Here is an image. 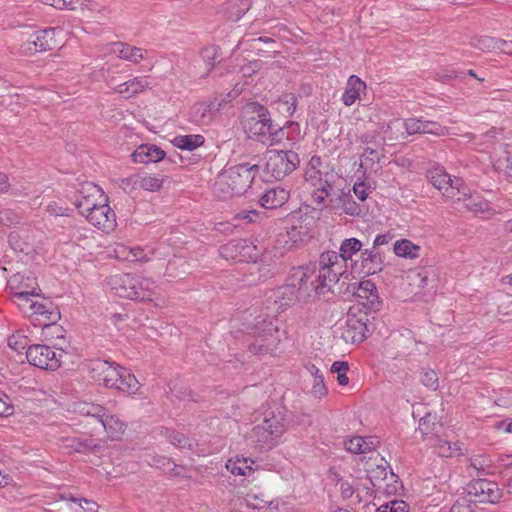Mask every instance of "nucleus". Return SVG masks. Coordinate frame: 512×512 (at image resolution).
<instances>
[{"label":"nucleus","mask_w":512,"mask_h":512,"mask_svg":"<svg viewBox=\"0 0 512 512\" xmlns=\"http://www.w3.org/2000/svg\"><path fill=\"white\" fill-rule=\"evenodd\" d=\"M428 179L431 184L442 191L444 197L454 199L458 193V189L463 187V180L461 178L452 179L451 176L444 170L443 167L434 166L428 170Z\"/></svg>","instance_id":"14"},{"label":"nucleus","mask_w":512,"mask_h":512,"mask_svg":"<svg viewBox=\"0 0 512 512\" xmlns=\"http://www.w3.org/2000/svg\"><path fill=\"white\" fill-rule=\"evenodd\" d=\"M356 307H351L347 316V326L345 330L346 339H350L353 343H361L370 333L368 322L369 316L367 312L360 309L358 314L354 313Z\"/></svg>","instance_id":"15"},{"label":"nucleus","mask_w":512,"mask_h":512,"mask_svg":"<svg viewBox=\"0 0 512 512\" xmlns=\"http://www.w3.org/2000/svg\"><path fill=\"white\" fill-rule=\"evenodd\" d=\"M100 192L98 186L93 183H86L82 186V189L78 191V195L76 197L75 205L79 210L80 214L86 216L92 209V207H96V203L92 199L94 194Z\"/></svg>","instance_id":"22"},{"label":"nucleus","mask_w":512,"mask_h":512,"mask_svg":"<svg viewBox=\"0 0 512 512\" xmlns=\"http://www.w3.org/2000/svg\"><path fill=\"white\" fill-rule=\"evenodd\" d=\"M343 210L346 214L351 216L359 215L361 213L359 205L350 198L347 201H344Z\"/></svg>","instance_id":"64"},{"label":"nucleus","mask_w":512,"mask_h":512,"mask_svg":"<svg viewBox=\"0 0 512 512\" xmlns=\"http://www.w3.org/2000/svg\"><path fill=\"white\" fill-rule=\"evenodd\" d=\"M151 465H153L159 469L165 468L166 466L173 465V468L171 469V471H173L175 475L180 474L179 471H176L178 466L176 464H174L170 459L163 457V456L153 457Z\"/></svg>","instance_id":"59"},{"label":"nucleus","mask_w":512,"mask_h":512,"mask_svg":"<svg viewBox=\"0 0 512 512\" xmlns=\"http://www.w3.org/2000/svg\"><path fill=\"white\" fill-rule=\"evenodd\" d=\"M289 199V192L280 186L267 190L260 197V204L265 209H275L281 207Z\"/></svg>","instance_id":"24"},{"label":"nucleus","mask_w":512,"mask_h":512,"mask_svg":"<svg viewBox=\"0 0 512 512\" xmlns=\"http://www.w3.org/2000/svg\"><path fill=\"white\" fill-rule=\"evenodd\" d=\"M41 3L59 10H76L78 7L89 8L90 0H41Z\"/></svg>","instance_id":"39"},{"label":"nucleus","mask_w":512,"mask_h":512,"mask_svg":"<svg viewBox=\"0 0 512 512\" xmlns=\"http://www.w3.org/2000/svg\"><path fill=\"white\" fill-rule=\"evenodd\" d=\"M251 7L250 0H232L227 7V15L231 21H238Z\"/></svg>","instance_id":"38"},{"label":"nucleus","mask_w":512,"mask_h":512,"mask_svg":"<svg viewBox=\"0 0 512 512\" xmlns=\"http://www.w3.org/2000/svg\"><path fill=\"white\" fill-rule=\"evenodd\" d=\"M245 241H231L219 248L220 255L225 259H235L237 257L238 249L243 248Z\"/></svg>","instance_id":"46"},{"label":"nucleus","mask_w":512,"mask_h":512,"mask_svg":"<svg viewBox=\"0 0 512 512\" xmlns=\"http://www.w3.org/2000/svg\"><path fill=\"white\" fill-rule=\"evenodd\" d=\"M349 370L348 362L335 361L331 366V373L337 374V382L340 386H346L349 383V378L346 372Z\"/></svg>","instance_id":"45"},{"label":"nucleus","mask_w":512,"mask_h":512,"mask_svg":"<svg viewBox=\"0 0 512 512\" xmlns=\"http://www.w3.org/2000/svg\"><path fill=\"white\" fill-rule=\"evenodd\" d=\"M26 313L29 312V317L34 326L46 328L49 324H55L61 318L58 307L48 299L33 300L28 303H19Z\"/></svg>","instance_id":"8"},{"label":"nucleus","mask_w":512,"mask_h":512,"mask_svg":"<svg viewBox=\"0 0 512 512\" xmlns=\"http://www.w3.org/2000/svg\"><path fill=\"white\" fill-rule=\"evenodd\" d=\"M102 406H89L86 414L95 417L112 440L119 439L125 431V424L115 415H108Z\"/></svg>","instance_id":"17"},{"label":"nucleus","mask_w":512,"mask_h":512,"mask_svg":"<svg viewBox=\"0 0 512 512\" xmlns=\"http://www.w3.org/2000/svg\"><path fill=\"white\" fill-rule=\"evenodd\" d=\"M275 303L279 305V308L285 309L294 305L297 302H303L300 300V294L297 289L294 288L289 281L274 291Z\"/></svg>","instance_id":"23"},{"label":"nucleus","mask_w":512,"mask_h":512,"mask_svg":"<svg viewBox=\"0 0 512 512\" xmlns=\"http://www.w3.org/2000/svg\"><path fill=\"white\" fill-rule=\"evenodd\" d=\"M267 132V136L271 141H278L280 140V133H282V126L279 124L274 123L271 119L270 122H268L267 127L265 128Z\"/></svg>","instance_id":"60"},{"label":"nucleus","mask_w":512,"mask_h":512,"mask_svg":"<svg viewBox=\"0 0 512 512\" xmlns=\"http://www.w3.org/2000/svg\"><path fill=\"white\" fill-rule=\"evenodd\" d=\"M252 125L250 127V130L253 132V134L260 136V137H266V127L268 122H270V113L269 111L263 107L259 106L258 110V118H252Z\"/></svg>","instance_id":"34"},{"label":"nucleus","mask_w":512,"mask_h":512,"mask_svg":"<svg viewBox=\"0 0 512 512\" xmlns=\"http://www.w3.org/2000/svg\"><path fill=\"white\" fill-rule=\"evenodd\" d=\"M403 126L408 135L423 134L420 118H408L403 122Z\"/></svg>","instance_id":"54"},{"label":"nucleus","mask_w":512,"mask_h":512,"mask_svg":"<svg viewBox=\"0 0 512 512\" xmlns=\"http://www.w3.org/2000/svg\"><path fill=\"white\" fill-rule=\"evenodd\" d=\"M458 195L454 198L455 201H462L464 203V207L475 214H485L491 215L495 213L490 207L489 202L484 199L478 193H471L469 188L463 182V187L458 189L456 192Z\"/></svg>","instance_id":"18"},{"label":"nucleus","mask_w":512,"mask_h":512,"mask_svg":"<svg viewBox=\"0 0 512 512\" xmlns=\"http://www.w3.org/2000/svg\"><path fill=\"white\" fill-rule=\"evenodd\" d=\"M134 184L144 190L156 192L162 188L163 179L151 175H138L135 177Z\"/></svg>","instance_id":"41"},{"label":"nucleus","mask_w":512,"mask_h":512,"mask_svg":"<svg viewBox=\"0 0 512 512\" xmlns=\"http://www.w3.org/2000/svg\"><path fill=\"white\" fill-rule=\"evenodd\" d=\"M253 335L255 339L249 345V351L254 355H266L278 345V328L274 319L268 315L256 318Z\"/></svg>","instance_id":"6"},{"label":"nucleus","mask_w":512,"mask_h":512,"mask_svg":"<svg viewBox=\"0 0 512 512\" xmlns=\"http://www.w3.org/2000/svg\"><path fill=\"white\" fill-rule=\"evenodd\" d=\"M330 178H333V175L321 173L317 176L309 174V178L305 179L306 182L313 187L311 198L318 209H322L326 206V200L333 202L335 197L338 196Z\"/></svg>","instance_id":"13"},{"label":"nucleus","mask_w":512,"mask_h":512,"mask_svg":"<svg viewBox=\"0 0 512 512\" xmlns=\"http://www.w3.org/2000/svg\"><path fill=\"white\" fill-rule=\"evenodd\" d=\"M422 126L423 134L443 136L446 133V127L436 121L422 120Z\"/></svg>","instance_id":"50"},{"label":"nucleus","mask_w":512,"mask_h":512,"mask_svg":"<svg viewBox=\"0 0 512 512\" xmlns=\"http://www.w3.org/2000/svg\"><path fill=\"white\" fill-rule=\"evenodd\" d=\"M113 51L118 54L119 58L135 64L145 59V54L147 53L146 50L140 47L131 46L122 42L114 43Z\"/></svg>","instance_id":"26"},{"label":"nucleus","mask_w":512,"mask_h":512,"mask_svg":"<svg viewBox=\"0 0 512 512\" xmlns=\"http://www.w3.org/2000/svg\"><path fill=\"white\" fill-rule=\"evenodd\" d=\"M299 164V156L292 150H270L267 153L264 173L267 178L282 180L291 174Z\"/></svg>","instance_id":"7"},{"label":"nucleus","mask_w":512,"mask_h":512,"mask_svg":"<svg viewBox=\"0 0 512 512\" xmlns=\"http://www.w3.org/2000/svg\"><path fill=\"white\" fill-rule=\"evenodd\" d=\"M28 338L19 332L11 335L8 338V345L10 348L15 350L16 352H21L28 346Z\"/></svg>","instance_id":"52"},{"label":"nucleus","mask_w":512,"mask_h":512,"mask_svg":"<svg viewBox=\"0 0 512 512\" xmlns=\"http://www.w3.org/2000/svg\"><path fill=\"white\" fill-rule=\"evenodd\" d=\"M149 86V82L144 77H135L129 81L121 83L114 88V92L130 98L141 93Z\"/></svg>","instance_id":"28"},{"label":"nucleus","mask_w":512,"mask_h":512,"mask_svg":"<svg viewBox=\"0 0 512 512\" xmlns=\"http://www.w3.org/2000/svg\"><path fill=\"white\" fill-rule=\"evenodd\" d=\"M24 276L20 273L14 274L8 280V288L13 293L15 299H17L19 303H28L31 301V297H34V292L29 291L26 288V285L23 284Z\"/></svg>","instance_id":"27"},{"label":"nucleus","mask_w":512,"mask_h":512,"mask_svg":"<svg viewBox=\"0 0 512 512\" xmlns=\"http://www.w3.org/2000/svg\"><path fill=\"white\" fill-rule=\"evenodd\" d=\"M376 512H409V505L403 500L394 499L380 505Z\"/></svg>","instance_id":"47"},{"label":"nucleus","mask_w":512,"mask_h":512,"mask_svg":"<svg viewBox=\"0 0 512 512\" xmlns=\"http://www.w3.org/2000/svg\"><path fill=\"white\" fill-rule=\"evenodd\" d=\"M70 501L73 503L71 508L74 512H97L99 508L95 501L84 498L71 497Z\"/></svg>","instance_id":"44"},{"label":"nucleus","mask_w":512,"mask_h":512,"mask_svg":"<svg viewBox=\"0 0 512 512\" xmlns=\"http://www.w3.org/2000/svg\"><path fill=\"white\" fill-rule=\"evenodd\" d=\"M14 407L10 404L9 397L0 392V417H6L13 413Z\"/></svg>","instance_id":"58"},{"label":"nucleus","mask_w":512,"mask_h":512,"mask_svg":"<svg viewBox=\"0 0 512 512\" xmlns=\"http://www.w3.org/2000/svg\"><path fill=\"white\" fill-rule=\"evenodd\" d=\"M222 107L223 101H219L218 99H214L207 104H197L192 108V120L199 125H208L213 121L216 113H218Z\"/></svg>","instance_id":"19"},{"label":"nucleus","mask_w":512,"mask_h":512,"mask_svg":"<svg viewBox=\"0 0 512 512\" xmlns=\"http://www.w3.org/2000/svg\"><path fill=\"white\" fill-rule=\"evenodd\" d=\"M363 243L354 237L344 239L340 245L339 252L326 251L320 255V263L324 264L330 270L328 277L337 279L343 276L346 271V264L348 260L352 261V258L357 253L363 252Z\"/></svg>","instance_id":"5"},{"label":"nucleus","mask_w":512,"mask_h":512,"mask_svg":"<svg viewBox=\"0 0 512 512\" xmlns=\"http://www.w3.org/2000/svg\"><path fill=\"white\" fill-rule=\"evenodd\" d=\"M312 394L315 397L321 398L327 394V388L324 383L323 376H316L313 380Z\"/></svg>","instance_id":"57"},{"label":"nucleus","mask_w":512,"mask_h":512,"mask_svg":"<svg viewBox=\"0 0 512 512\" xmlns=\"http://www.w3.org/2000/svg\"><path fill=\"white\" fill-rule=\"evenodd\" d=\"M277 110L286 117L294 114L297 105V97L293 93H285L275 102Z\"/></svg>","instance_id":"37"},{"label":"nucleus","mask_w":512,"mask_h":512,"mask_svg":"<svg viewBox=\"0 0 512 512\" xmlns=\"http://www.w3.org/2000/svg\"><path fill=\"white\" fill-rule=\"evenodd\" d=\"M285 429V416L280 408L269 410L264 413L262 423L253 428L251 438L260 449L268 450L277 443Z\"/></svg>","instance_id":"4"},{"label":"nucleus","mask_w":512,"mask_h":512,"mask_svg":"<svg viewBox=\"0 0 512 512\" xmlns=\"http://www.w3.org/2000/svg\"><path fill=\"white\" fill-rule=\"evenodd\" d=\"M66 447L77 453H88L99 448L97 439L92 437H72L66 439Z\"/></svg>","instance_id":"31"},{"label":"nucleus","mask_w":512,"mask_h":512,"mask_svg":"<svg viewBox=\"0 0 512 512\" xmlns=\"http://www.w3.org/2000/svg\"><path fill=\"white\" fill-rule=\"evenodd\" d=\"M476 504L471 498L460 496L452 505L450 512H475Z\"/></svg>","instance_id":"48"},{"label":"nucleus","mask_w":512,"mask_h":512,"mask_svg":"<svg viewBox=\"0 0 512 512\" xmlns=\"http://www.w3.org/2000/svg\"><path fill=\"white\" fill-rule=\"evenodd\" d=\"M120 287L116 288L121 297L132 300H150L154 294L155 282L151 278H142L130 274L119 278Z\"/></svg>","instance_id":"9"},{"label":"nucleus","mask_w":512,"mask_h":512,"mask_svg":"<svg viewBox=\"0 0 512 512\" xmlns=\"http://www.w3.org/2000/svg\"><path fill=\"white\" fill-rule=\"evenodd\" d=\"M499 39L491 36H481L472 41V46L484 52H497Z\"/></svg>","instance_id":"43"},{"label":"nucleus","mask_w":512,"mask_h":512,"mask_svg":"<svg viewBox=\"0 0 512 512\" xmlns=\"http://www.w3.org/2000/svg\"><path fill=\"white\" fill-rule=\"evenodd\" d=\"M90 377L99 385L134 395L140 389L137 378L116 362L92 359L87 363Z\"/></svg>","instance_id":"2"},{"label":"nucleus","mask_w":512,"mask_h":512,"mask_svg":"<svg viewBox=\"0 0 512 512\" xmlns=\"http://www.w3.org/2000/svg\"><path fill=\"white\" fill-rule=\"evenodd\" d=\"M319 268L316 273V264L293 267L287 278L289 283L297 289L300 294V300L304 303L318 296L325 295L331 291L337 279L328 277L331 273L327 266L318 262Z\"/></svg>","instance_id":"1"},{"label":"nucleus","mask_w":512,"mask_h":512,"mask_svg":"<svg viewBox=\"0 0 512 512\" xmlns=\"http://www.w3.org/2000/svg\"><path fill=\"white\" fill-rule=\"evenodd\" d=\"M253 460L242 458L235 461L228 460L226 468L234 475L247 476L253 472Z\"/></svg>","instance_id":"36"},{"label":"nucleus","mask_w":512,"mask_h":512,"mask_svg":"<svg viewBox=\"0 0 512 512\" xmlns=\"http://www.w3.org/2000/svg\"><path fill=\"white\" fill-rule=\"evenodd\" d=\"M204 137L199 134L179 135L172 140V144L181 149L192 151L204 144Z\"/></svg>","instance_id":"32"},{"label":"nucleus","mask_w":512,"mask_h":512,"mask_svg":"<svg viewBox=\"0 0 512 512\" xmlns=\"http://www.w3.org/2000/svg\"><path fill=\"white\" fill-rule=\"evenodd\" d=\"M393 252L398 257L413 260L420 257L421 247L408 239H400L394 243Z\"/></svg>","instance_id":"30"},{"label":"nucleus","mask_w":512,"mask_h":512,"mask_svg":"<svg viewBox=\"0 0 512 512\" xmlns=\"http://www.w3.org/2000/svg\"><path fill=\"white\" fill-rule=\"evenodd\" d=\"M366 89V83L356 75L348 78L346 88L342 94V102L346 106L353 105L360 98V93Z\"/></svg>","instance_id":"25"},{"label":"nucleus","mask_w":512,"mask_h":512,"mask_svg":"<svg viewBox=\"0 0 512 512\" xmlns=\"http://www.w3.org/2000/svg\"><path fill=\"white\" fill-rule=\"evenodd\" d=\"M92 210L86 214V219L95 227H109V224L105 225L104 213L109 211V205L97 204L96 207H92Z\"/></svg>","instance_id":"40"},{"label":"nucleus","mask_w":512,"mask_h":512,"mask_svg":"<svg viewBox=\"0 0 512 512\" xmlns=\"http://www.w3.org/2000/svg\"><path fill=\"white\" fill-rule=\"evenodd\" d=\"M353 296L359 306H362L369 313H376L382 308L377 287L371 280H363L353 284Z\"/></svg>","instance_id":"12"},{"label":"nucleus","mask_w":512,"mask_h":512,"mask_svg":"<svg viewBox=\"0 0 512 512\" xmlns=\"http://www.w3.org/2000/svg\"><path fill=\"white\" fill-rule=\"evenodd\" d=\"M469 468L476 471V476L490 475L495 473L492 461L484 455L471 457L469 459Z\"/></svg>","instance_id":"33"},{"label":"nucleus","mask_w":512,"mask_h":512,"mask_svg":"<svg viewBox=\"0 0 512 512\" xmlns=\"http://www.w3.org/2000/svg\"><path fill=\"white\" fill-rule=\"evenodd\" d=\"M262 66V62L260 60L250 61L247 65L242 67V73L244 76L250 77L256 71H258Z\"/></svg>","instance_id":"62"},{"label":"nucleus","mask_w":512,"mask_h":512,"mask_svg":"<svg viewBox=\"0 0 512 512\" xmlns=\"http://www.w3.org/2000/svg\"><path fill=\"white\" fill-rule=\"evenodd\" d=\"M260 167L257 164L241 163L225 168L214 184V193L219 198L227 199L244 194L251 187Z\"/></svg>","instance_id":"3"},{"label":"nucleus","mask_w":512,"mask_h":512,"mask_svg":"<svg viewBox=\"0 0 512 512\" xmlns=\"http://www.w3.org/2000/svg\"><path fill=\"white\" fill-rule=\"evenodd\" d=\"M132 160L136 163H155L165 158V152L154 144H142L131 154Z\"/></svg>","instance_id":"21"},{"label":"nucleus","mask_w":512,"mask_h":512,"mask_svg":"<svg viewBox=\"0 0 512 512\" xmlns=\"http://www.w3.org/2000/svg\"><path fill=\"white\" fill-rule=\"evenodd\" d=\"M63 350L56 353L50 346L35 344L26 350L27 361L40 369L55 371L61 365Z\"/></svg>","instance_id":"10"},{"label":"nucleus","mask_w":512,"mask_h":512,"mask_svg":"<svg viewBox=\"0 0 512 512\" xmlns=\"http://www.w3.org/2000/svg\"><path fill=\"white\" fill-rule=\"evenodd\" d=\"M249 273L251 276L258 275L256 280H252L251 282H264L267 279L271 278L274 275L271 264H260L254 262L249 267Z\"/></svg>","instance_id":"42"},{"label":"nucleus","mask_w":512,"mask_h":512,"mask_svg":"<svg viewBox=\"0 0 512 512\" xmlns=\"http://www.w3.org/2000/svg\"><path fill=\"white\" fill-rule=\"evenodd\" d=\"M421 383L431 390L438 388V376L434 370L423 369L420 377Z\"/></svg>","instance_id":"51"},{"label":"nucleus","mask_w":512,"mask_h":512,"mask_svg":"<svg viewBox=\"0 0 512 512\" xmlns=\"http://www.w3.org/2000/svg\"><path fill=\"white\" fill-rule=\"evenodd\" d=\"M361 272L365 275H375L384 268V259L378 250L366 248L360 255Z\"/></svg>","instance_id":"20"},{"label":"nucleus","mask_w":512,"mask_h":512,"mask_svg":"<svg viewBox=\"0 0 512 512\" xmlns=\"http://www.w3.org/2000/svg\"><path fill=\"white\" fill-rule=\"evenodd\" d=\"M467 498H471V501L476 503L494 502L498 499V487L493 481L487 479L478 478L472 480L467 488Z\"/></svg>","instance_id":"16"},{"label":"nucleus","mask_w":512,"mask_h":512,"mask_svg":"<svg viewBox=\"0 0 512 512\" xmlns=\"http://www.w3.org/2000/svg\"><path fill=\"white\" fill-rule=\"evenodd\" d=\"M164 436L168 442L178 447L179 449L192 450L194 446L193 440H191L189 437L185 436L183 433H180L176 430L166 428Z\"/></svg>","instance_id":"35"},{"label":"nucleus","mask_w":512,"mask_h":512,"mask_svg":"<svg viewBox=\"0 0 512 512\" xmlns=\"http://www.w3.org/2000/svg\"><path fill=\"white\" fill-rule=\"evenodd\" d=\"M512 470V455H501L494 465V471L499 472L503 477H509Z\"/></svg>","instance_id":"49"},{"label":"nucleus","mask_w":512,"mask_h":512,"mask_svg":"<svg viewBox=\"0 0 512 512\" xmlns=\"http://www.w3.org/2000/svg\"><path fill=\"white\" fill-rule=\"evenodd\" d=\"M393 239V234L391 233H384V234H378L374 241L371 248L377 250L380 246L388 244Z\"/></svg>","instance_id":"63"},{"label":"nucleus","mask_w":512,"mask_h":512,"mask_svg":"<svg viewBox=\"0 0 512 512\" xmlns=\"http://www.w3.org/2000/svg\"><path fill=\"white\" fill-rule=\"evenodd\" d=\"M42 329H43V333H44L46 338H50V339H53V338L62 339V338H64L65 330L63 329L62 326L57 325V323L49 324V325L46 326V328H42Z\"/></svg>","instance_id":"56"},{"label":"nucleus","mask_w":512,"mask_h":512,"mask_svg":"<svg viewBox=\"0 0 512 512\" xmlns=\"http://www.w3.org/2000/svg\"><path fill=\"white\" fill-rule=\"evenodd\" d=\"M435 426V417L428 413L420 419L418 429L422 435H428L435 430Z\"/></svg>","instance_id":"53"},{"label":"nucleus","mask_w":512,"mask_h":512,"mask_svg":"<svg viewBox=\"0 0 512 512\" xmlns=\"http://www.w3.org/2000/svg\"><path fill=\"white\" fill-rule=\"evenodd\" d=\"M261 218L257 210H243L236 215V219L246 220L247 223L257 222Z\"/></svg>","instance_id":"61"},{"label":"nucleus","mask_w":512,"mask_h":512,"mask_svg":"<svg viewBox=\"0 0 512 512\" xmlns=\"http://www.w3.org/2000/svg\"><path fill=\"white\" fill-rule=\"evenodd\" d=\"M61 32L62 29L54 27L35 31L29 36L27 41L21 45V49L27 54L52 50L59 45L56 34H60Z\"/></svg>","instance_id":"11"},{"label":"nucleus","mask_w":512,"mask_h":512,"mask_svg":"<svg viewBox=\"0 0 512 512\" xmlns=\"http://www.w3.org/2000/svg\"><path fill=\"white\" fill-rule=\"evenodd\" d=\"M377 443L378 440L374 437L356 436L345 442V448L351 453L362 454L372 451Z\"/></svg>","instance_id":"29"},{"label":"nucleus","mask_w":512,"mask_h":512,"mask_svg":"<svg viewBox=\"0 0 512 512\" xmlns=\"http://www.w3.org/2000/svg\"><path fill=\"white\" fill-rule=\"evenodd\" d=\"M202 58L207 63L208 72L214 67L216 58L218 56V48L211 46L206 47L201 52Z\"/></svg>","instance_id":"55"}]
</instances>
